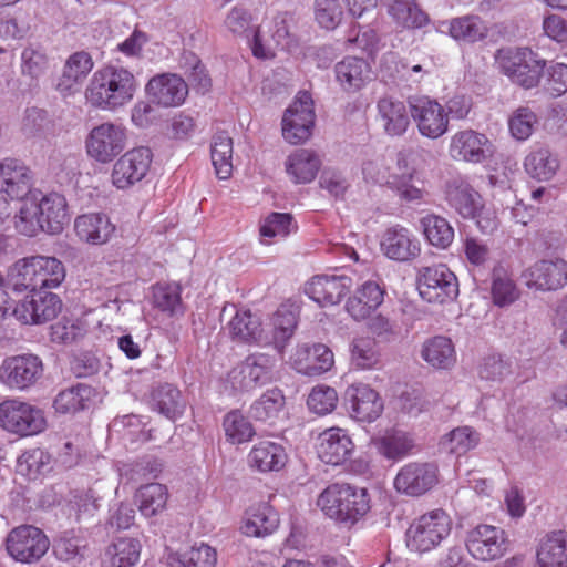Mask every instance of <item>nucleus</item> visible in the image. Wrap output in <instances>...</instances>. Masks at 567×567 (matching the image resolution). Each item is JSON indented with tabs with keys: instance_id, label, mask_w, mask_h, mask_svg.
<instances>
[{
	"instance_id": "nucleus-1",
	"label": "nucleus",
	"mask_w": 567,
	"mask_h": 567,
	"mask_svg": "<svg viewBox=\"0 0 567 567\" xmlns=\"http://www.w3.org/2000/svg\"><path fill=\"white\" fill-rule=\"evenodd\" d=\"M138 82L126 68L104 65L91 76L85 89V100L92 107L115 112L134 99Z\"/></svg>"
},
{
	"instance_id": "nucleus-2",
	"label": "nucleus",
	"mask_w": 567,
	"mask_h": 567,
	"mask_svg": "<svg viewBox=\"0 0 567 567\" xmlns=\"http://www.w3.org/2000/svg\"><path fill=\"white\" fill-rule=\"evenodd\" d=\"M32 193L22 202L16 220V228L23 235L32 237L40 230L59 234L69 221L68 204L63 195L49 193L39 197Z\"/></svg>"
},
{
	"instance_id": "nucleus-3",
	"label": "nucleus",
	"mask_w": 567,
	"mask_h": 567,
	"mask_svg": "<svg viewBox=\"0 0 567 567\" xmlns=\"http://www.w3.org/2000/svg\"><path fill=\"white\" fill-rule=\"evenodd\" d=\"M317 505L331 519L352 526L371 509V498L364 487L334 483L321 492Z\"/></svg>"
},
{
	"instance_id": "nucleus-4",
	"label": "nucleus",
	"mask_w": 567,
	"mask_h": 567,
	"mask_svg": "<svg viewBox=\"0 0 567 567\" xmlns=\"http://www.w3.org/2000/svg\"><path fill=\"white\" fill-rule=\"evenodd\" d=\"M65 267L51 256H31L18 260L11 270V281L17 291L37 292L58 288L65 279Z\"/></svg>"
},
{
	"instance_id": "nucleus-5",
	"label": "nucleus",
	"mask_w": 567,
	"mask_h": 567,
	"mask_svg": "<svg viewBox=\"0 0 567 567\" xmlns=\"http://www.w3.org/2000/svg\"><path fill=\"white\" fill-rule=\"evenodd\" d=\"M300 45L298 20L292 13L280 12L255 32L252 53L258 59H272L277 48L295 52Z\"/></svg>"
},
{
	"instance_id": "nucleus-6",
	"label": "nucleus",
	"mask_w": 567,
	"mask_h": 567,
	"mask_svg": "<svg viewBox=\"0 0 567 567\" xmlns=\"http://www.w3.org/2000/svg\"><path fill=\"white\" fill-rule=\"evenodd\" d=\"M452 530L451 517L443 509L430 511L410 524L406 530V546L416 553L435 549Z\"/></svg>"
},
{
	"instance_id": "nucleus-7",
	"label": "nucleus",
	"mask_w": 567,
	"mask_h": 567,
	"mask_svg": "<svg viewBox=\"0 0 567 567\" xmlns=\"http://www.w3.org/2000/svg\"><path fill=\"white\" fill-rule=\"evenodd\" d=\"M277 359L268 353L255 352L247 355L231 370L230 382L234 389L252 391L277 379Z\"/></svg>"
},
{
	"instance_id": "nucleus-8",
	"label": "nucleus",
	"mask_w": 567,
	"mask_h": 567,
	"mask_svg": "<svg viewBox=\"0 0 567 567\" xmlns=\"http://www.w3.org/2000/svg\"><path fill=\"white\" fill-rule=\"evenodd\" d=\"M126 142L127 130L122 123L104 122L89 132L85 148L92 159L107 164L124 151Z\"/></svg>"
},
{
	"instance_id": "nucleus-9",
	"label": "nucleus",
	"mask_w": 567,
	"mask_h": 567,
	"mask_svg": "<svg viewBox=\"0 0 567 567\" xmlns=\"http://www.w3.org/2000/svg\"><path fill=\"white\" fill-rule=\"evenodd\" d=\"M0 426L21 436H31L44 430L45 419L39 408L10 399L0 403Z\"/></svg>"
},
{
	"instance_id": "nucleus-10",
	"label": "nucleus",
	"mask_w": 567,
	"mask_h": 567,
	"mask_svg": "<svg viewBox=\"0 0 567 567\" xmlns=\"http://www.w3.org/2000/svg\"><path fill=\"white\" fill-rule=\"evenodd\" d=\"M465 546L475 560L494 561L509 550L511 542L501 527L481 524L467 532Z\"/></svg>"
},
{
	"instance_id": "nucleus-11",
	"label": "nucleus",
	"mask_w": 567,
	"mask_h": 567,
	"mask_svg": "<svg viewBox=\"0 0 567 567\" xmlns=\"http://www.w3.org/2000/svg\"><path fill=\"white\" fill-rule=\"evenodd\" d=\"M410 154L399 152L395 159V171L389 189L404 203L420 205L425 202L427 190L424 181L413 165Z\"/></svg>"
},
{
	"instance_id": "nucleus-12",
	"label": "nucleus",
	"mask_w": 567,
	"mask_h": 567,
	"mask_svg": "<svg viewBox=\"0 0 567 567\" xmlns=\"http://www.w3.org/2000/svg\"><path fill=\"white\" fill-rule=\"evenodd\" d=\"M42 373L43 364L38 355H11L0 364V383L10 390L24 391L34 385Z\"/></svg>"
},
{
	"instance_id": "nucleus-13",
	"label": "nucleus",
	"mask_w": 567,
	"mask_h": 567,
	"mask_svg": "<svg viewBox=\"0 0 567 567\" xmlns=\"http://www.w3.org/2000/svg\"><path fill=\"white\" fill-rule=\"evenodd\" d=\"M408 103L420 135L436 140L449 131L450 120L444 106L436 100L429 96H412Z\"/></svg>"
},
{
	"instance_id": "nucleus-14",
	"label": "nucleus",
	"mask_w": 567,
	"mask_h": 567,
	"mask_svg": "<svg viewBox=\"0 0 567 567\" xmlns=\"http://www.w3.org/2000/svg\"><path fill=\"white\" fill-rule=\"evenodd\" d=\"M315 110L311 95L299 92L282 116V136L290 144L306 142L312 133Z\"/></svg>"
},
{
	"instance_id": "nucleus-15",
	"label": "nucleus",
	"mask_w": 567,
	"mask_h": 567,
	"mask_svg": "<svg viewBox=\"0 0 567 567\" xmlns=\"http://www.w3.org/2000/svg\"><path fill=\"white\" fill-rule=\"evenodd\" d=\"M417 289L422 299L427 302L444 303L457 297L458 282L445 265H435L421 270Z\"/></svg>"
},
{
	"instance_id": "nucleus-16",
	"label": "nucleus",
	"mask_w": 567,
	"mask_h": 567,
	"mask_svg": "<svg viewBox=\"0 0 567 567\" xmlns=\"http://www.w3.org/2000/svg\"><path fill=\"white\" fill-rule=\"evenodd\" d=\"M153 153L148 147H135L124 153L113 165L111 181L117 189H128L150 171Z\"/></svg>"
},
{
	"instance_id": "nucleus-17",
	"label": "nucleus",
	"mask_w": 567,
	"mask_h": 567,
	"mask_svg": "<svg viewBox=\"0 0 567 567\" xmlns=\"http://www.w3.org/2000/svg\"><path fill=\"white\" fill-rule=\"evenodd\" d=\"M50 543L43 532L31 525H22L7 537L9 555L20 563L38 561L49 549Z\"/></svg>"
},
{
	"instance_id": "nucleus-18",
	"label": "nucleus",
	"mask_w": 567,
	"mask_h": 567,
	"mask_svg": "<svg viewBox=\"0 0 567 567\" xmlns=\"http://www.w3.org/2000/svg\"><path fill=\"white\" fill-rule=\"evenodd\" d=\"M437 482L439 468L435 464L410 462L399 470L393 484L398 493L417 497L432 489Z\"/></svg>"
},
{
	"instance_id": "nucleus-19",
	"label": "nucleus",
	"mask_w": 567,
	"mask_h": 567,
	"mask_svg": "<svg viewBox=\"0 0 567 567\" xmlns=\"http://www.w3.org/2000/svg\"><path fill=\"white\" fill-rule=\"evenodd\" d=\"M522 278L529 289H560L567 285V261L560 258L536 261L523 272Z\"/></svg>"
},
{
	"instance_id": "nucleus-20",
	"label": "nucleus",
	"mask_w": 567,
	"mask_h": 567,
	"mask_svg": "<svg viewBox=\"0 0 567 567\" xmlns=\"http://www.w3.org/2000/svg\"><path fill=\"white\" fill-rule=\"evenodd\" d=\"M492 153L487 136L473 130L458 131L450 140L449 154L455 161L478 164L491 157Z\"/></svg>"
},
{
	"instance_id": "nucleus-21",
	"label": "nucleus",
	"mask_w": 567,
	"mask_h": 567,
	"mask_svg": "<svg viewBox=\"0 0 567 567\" xmlns=\"http://www.w3.org/2000/svg\"><path fill=\"white\" fill-rule=\"evenodd\" d=\"M383 255L394 261L405 262L421 254V243L413 231L402 225L388 227L380 241Z\"/></svg>"
},
{
	"instance_id": "nucleus-22",
	"label": "nucleus",
	"mask_w": 567,
	"mask_h": 567,
	"mask_svg": "<svg viewBox=\"0 0 567 567\" xmlns=\"http://www.w3.org/2000/svg\"><path fill=\"white\" fill-rule=\"evenodd\" d=\"M346 402L351 417L371 423L383 411V401L379 393L365 383H353L346 390Z\"/></svg>"
},
{
	"instance_id": "nucleus-23",
	"label": "nucleus",
	"mask_w": 567,
	"mask_h": 567,
	"mask_svg": "<svg viewBox=\"0 0 567 567\" xmlns=\"http://www.w3.org/2000/svg\"><path fill=\"white\" fill-rule=\"evenodd\" d=\"M316 450L323 463L338 466L351 458L354 443L347 430L330 427L319 434Z\"/></svg>"
},
{
	"instance_id": "nucleus-24",
	"label": "nucleus",
	"mask_w": 567,
	"mask_h": 567,
	"mask_svg": "<svg viewBox=\"0 0 567 567\" xmlns=\"http://www.w3.org/2000/svg\"><path fill=\"white\" fill-rule=\"evenodd\" d=\"M145 92L153 103L163 107H176L184 103L188 85L179 75L163 73L147 82Z\"/></svg>"
},
{
	"instance_id": "nucleus-25",
	"label": "nucleus",
	"mask_w": 567,
	"mask_h": 567,
	"mask_svg": "<svg viewBox=\"0 0 567 567\" xmlns=\"http://www.w3.org/2000/svg\"><path fill=\"white\" fill-rule=\"evenodd\" d=\"M31 171L19 159L0 161V190L11 200H22L32 192Z\"/></svg>"
},
{
	"instance_id": "nucleus-26",
	"label": "nucleus",
	"mask_w": 567,
	"mask_h": 567,
	"mask_svg": "<svg viewBox=\"0 0 567 567\" xmlns=\"http://www.w3.org/2000/svg\"><path fill=\"white\" fill-rule=\"evenodd\" d=\"M351 285L348 276L319 275L307 282L305 293L321 307L334 306L349 292Z\"/></svg>"
},
{
	"instance_id": "nucleus-27",
	"label": "nucleus",
	"mask_w": 567,
	"mask_h": 567,
	"mask_svg": "<svg viewBox=\"0 0 567 567\" xmlns=\"http://www.w3.org/2000/svg\"><path fill=\"white\" fill-rule=\"evenodd\" d=\"M61 310V300L52 292L37 296L33 292L30 300L12 305L10 312L22 323L40 324L54 319Z\"/></svg>"
},
{
	"instance_id": "nucleus-28",
	"label": "nucleus",
	"mask_w": 567,
	"mask_h": 567,
	"mask_svg": "<svg viewBox=\"0 0 567 567\" xmlns=\"http://www.w3.org/2000/svg\"><path fill=\"white\" fill-rule=\"evenodd\" d=\"M94 66L92 56L85 51L72 53L64 62L56 80L55 89L63 96H72L81 91Z\"/></svg>"
},
{
	"instance_id": "nucleus-29",
	"label": "nucleus",
	"mask_w": 567,
	"mask_h": 567,
	"mask_svg": "<svg viewBox=\"0 0 567 567\" xmlns=\"http://www.w3.org/2000/svg\"><path fill=\"white\" fill-rule=\"evenodd\" d=\"M293 369L305 375H319L333 365V353L324 344H299L290 357Z\"/></svg>"
},
{
	"instance_id": "nucleus-30",
	"label": "nucleus",
	"mask_w": 567,
	"mask_h": 567,
	"mask_svg": "<svg viewBox=\"0 0 567 567\" xmlns=\"http://www.w3.org/2000/svg\"><path fill=\"white\" fill-rule=\"evenodd\" d=\"M377 121L388 136L399 137L406 133L411 124V113L410 106L403 101L382 97L377 103Z\"/></svg>"
},
{
	"instance_id": "nucleus-31",
	"label": "nucleus",
	"mask_w": 567,
	"mask_h": 567,
	"mask_svg": "<svg viewBox=\"0 0 567 567\" xmlns=\"http://www.w3.org/2000/svg\"><path fill=\"white\" fill-rule=\"evenodd\" d=\"M447 204L463 218H474L482 208V196L465 179L453 178L446 185Z\"/></svg>"
},
{
	"instance_id": "nucleus-32",
	"label": "nucleus",
	"mask_w": 567,
	"mask_h": 567,
	"mask_svg": "<svg viewBox=\"0 0 567 567\" xmlns=\"http://www.w3.org/2000/svg\"><path fill=\"white\" fill-rule=\"evenodd\" d=\"M336 81L344 92L354 93L372 79L370 64L362 58L347 56L334 65Z\"/></svg>"
},
{
	"instance_id": "nucleus-33",
	"label": "nucleus",
	"mask_w": 567,
	"mask_h": 567,
	"mask_svg": "<svg viewBox=\"0 0 567 567\" xmlns=\"http://www.w3.org/2000/svg\"><path fill=\"white\" fill-rule=\"evenodd\" d=\"M76 236L91 245H103L107 243L115 231V226L107 215L102 213H90L76 217L74 221Z\"/></svg>"
},
{
	"instance_id": "nucleus-34",
	"label": "nucleus",
	"mask_w": 567,
	"mask_h": 567,
	"mask_svg": "<svg viewBox=\"0 0 567 567\" xmlns=\"http://www.w3.org/2000/svg\"><path fill=\"white\" fill-rule=\"evenodd\" d=\"M227 330L231 339L238 342L268 346L260 318L250 310H237L227 323Z\"/></svg>"
},
{
	"instance_id": "nucleus-35",
	"label": "nucleus",
	"mask_w": 567,
	"mask_h": 567,
	"mask_svg": "<svg viewBox=\"0 0 567 567\" xmlns=\"http://www.w3.org/2000/svg\"><path fill=\"white\" fill-rule=\"evenodd\" d=\"M384 293L378 281L368 280L349 298L347 311L353 319L363 320L383 302Z\"/></svg>"
},
{
	"instance_id": "nucleus-36",
	"label": "nucleus",
	"mask_w": 567,
	"mask_h": 567,
	"mask_svg": "<svg viewBox=\"0 0 567 567\" xmlns=\"http://www.w3.org/2000/svg\"><path fill=\"white\" fill-rule=\"evenodd\" d=\"M320 166L319 156L307 148L296 150L285 162L286 173L295 184L311 183L316 178Z\"/></svg>"
},
{
	"instance_id": "nucleus-37",
	"label": "nucleus",
	"mask_w": 567,
	"mask_h": 567,
	"mask_svg": "<svg viewBox=\"0 0 567 567\" xmlns=\"http://www.w3.org/2000/svg\"><path fill=\"white\" fill-rule=\"evenodd\" d=\"M537 567H567V534L551 532L543 537L536 549Z\"/></svg>"
},
{
	"instance_id": "nucleus-38",
	"label": "nucleus",
	"mask_w": 567,
	"mask_h": 567,
	"mask_svg": "<svg viewBox=\"0 0 567 567\" xmlns=\"http://www.w3.org/2000/svg\"><path fill=\"white\" fill-rule=\"evenodd\" d=\"M278 524L277 512L270 505L260 503L247 509L241 532L249 537H265L274 533Z\"/></svg>"
},
{
	"instance_id": "nucleus-39",
	"label": "nucleus",
	"mask_w": 567,
	"mask_h": 567,
	"mask_svg": "<svg viewBox=\"0 0 567 567\" xmlns=\"http://www.w3.org/2000/svg\"><path fill=\"white\" fill-rule=\"evenodd\" d=\"M251 468L266 473L281 470L287 461V454L282 445L261 441L255 444L247 457Z\"/></svg>"
},
{
	"instance_id": "nucleus-40",
	"label": "nucleus",
	"mask_w": 567,
	"mask_h": 567,
	"mask_svg": "<svg viewBox=\"0 0 567 567\" xmlns=\"http://www.w3.org/2000/svg\"><path fill=\"white\" fill-rule=\"evenodd\" d=\"M421 358L432 368L450 370L456 363V351L452 340L444 336L427 339L421 348Z\"/></svg>"
},
{
	"instance_id": "nucleus-41",
	"label": "nucleus",
	"mask_w": 567,
	"mask_h": 567,
	"mask_svg": "<svg viewBox=\"0 0 567 567\" xmlns=\"http://www.w3.org/2000/svg\"><path fill=\"white\" fill-rule=\"evenodd\" d=\"M269 326L270 330L265 329L268 346H274L279 353H282L295 333L297 317L292 310L281 307L271 317Z\"/></svg>"
},
{
	"instance_id": "nucleus-42",
	"label": "nucleus",
	"mask_w": 567,
	"mask_h": 567,
	"mask_svg": "<svg viewBox=\"0 0 567 567\" xmlns=\"http://www.w3.org/2000/svg\"><path fill=\"white\" fill-rule=\"evenodd\" d=\"M166 561L171 567H216L217 551L209 545L199 543L183 553L168 551Z\"/></svg>"
},
{
	"instance_id": "nucleus-43",
	"label": "nucleus",
	"mask_w": 567,
	"mask_h": 567,
	"mask_svg": "<svg viewBox=\"0 0 567 567\" xmlns=\"http://www.w3.org/2000/svg\"><path fill=\"white\" fill-rule=\"evenodd\" d=\"M377 451L388 460H400L406 456L414 447V440L410 433L399 430H388L383 435L372 440Z\"/></svg>"
},
{
	"instance_id": "nucleus-44",
	"label": "nucleus",
	"mask_w": 567,
	"mask_h": 567,
	"mask_svg": "<svg viewBox=\"0 0 567 567\" xmlns=\"http://www.w3.org/2000/svg\"><path fill=\"white\" fill-rule=\"evenodd\" d=\"M168 497L169 493L165 485L148 483L137 489L135 501L141 515L151 518L166 509Z\"/></svg>"
},
{
	"instance_id": "nucleus-45",
	"label": "nucleus",
	"mask_w": 567,
	"mask_h": 567,
	"mask_svg": "<svg viewBox=\"0 0 567 567\" xmlns=\"http://www.w3.org/2000/svg\"><path fill=\"white\" fill-rule=\"evenodd\" d=\"M152 408L171 421L181 417L186 408V401L181 391L168 383L158 385L152 392Z\"/></svg>"
},
{
	"instance_id": "nucleus-46",
	"label": "nucleus",
	"mask_w": 567,
	"mask_h": 567,
	"mask_svg": "<svg viewBox=\"0 0 567 567\" xmlns=\"http://www.w3.org/2000/svg\"><path fill=\"white\" fill-rule=\"evenodd\" d=\"M141 543L136 538L121 537L107 546L104 563L107 567H133L140 560Z\"/></svg>"
},
{
	"instance_id": "nucleus-47",
	"label": "nucleus",
	"mask_w": 567,
	"mask_h": 567,
	"mask_svg": "<svg viewBox=\"0 0 567 567\" xmlns=\"http://www.w3.org/2000/svg\"><path fill=\"white\" fill-rule=\"evenodd\" d=\"M447 33L456 41L475 43L486 38L487 27L478 16H463L444 22Z\"/></svg>"
},
{
	"instance_id": "nucleus-48",
	"label": "nucleus",
	"mask_w": 567,
	"mask_h": 567,
	"mask_svg": "<svg viewBox=\"0 0 567 567\" xmlns=\"http://www.w3.org/2000/svg\"><path fill=\"white\" fill-rule=\"evenodd\" d=\"M420 226L426 241L437 249L449 248L454 240V228L442 216L427 214L420 219Z\"/></svg>"
},
{
	"instance_id": "nucleus-49",
	"label": "nucleus",
	"mask_w": 567,
	"mask_h": 567,
	"mask_svg": "<svg viewBox=\"0 0 567 567\" xmlns=\"http://www.w3.org/2000/svg\"><path fill=\"white\" fill-rule=\"evenodd\" d=\"M491 297L493 303L499 308L513 305L520 297V291L503 267H495L492 274Z\"/></svg>"
},
{
	"instance_id": "nucleus-50",
	"label": "nucleus",
	"mask_w": 567,
	"mask_h": 567,
	"mask_svg": "<svg viewBox=\"0 0 567 567\" xmlns=\"http://www.w3.org/2000/svg\"><path fill=\"white\" fill-rule=\"evenodd\" d=\"M533 62V50L529 48H502L495 53V65L504 75L516 84L523 63Z\"/></svg>"
},
{
	"instance_id": "nucleus-51",
	"label": "nucleus",
	"mask_w": 567,
	"mask_h": 567,
	"mask_svg": "<svg viewBox=\"0 0 567 567\" xmlns=\"http://www.w3.org/2000/svg\"><path fill=\"white\" fill-rule=\"evenodd\" d=\"M351 364L357 370H372L380 363V350L374 338L355 337L350 346Z\"/></svg>"
},
{
	"instance_id": "nucleus-52",
	"label": "nucleus",
	"mask_w": 567,
	"mask_h": 567,
	"mask_svg": "<svg viewBox=\"0 0 567 567\" xmlns=\"http://www.w3.org/2000/svg\"><path fill=\"white\" fill-rule=\"evenodd\" d=\"M526 172L535 179L549 181L559 168L558 157L548 148L540 147L532 151L525 158Z\"/></svg>"
},
{
	"instance_id": "nucleus-53",
	"label": "nucleus",
	"mask_w": 567,
	"mask_h": 567,
	"mask_svg": "<svg viewBox=\"0 0 567 567\" xmlns=\"http://www.w3.org/2000/svg\"><path fill=\"white\" fill-rule=\"evenodd\" d=\"M388 12L398 27L422 28L427 22V16L415 0H392Z\"/></svg>"
},
{
	"instance_id": "nucleus-54",
	"label": "nucleus",
	"mask_w": 567,
	"mask_h": 567,
	"mask_svg": "<svg viewBox=\"0 0 567 567\" xmlns=\"http://www.w3.org/2000/svg\"><path fill=\"white\" fill-rule=\"evenodd\" d=\"M50 68V60L47 52L34 45L25 47L20 56V71L22 76L29 79L30 83H37L47 74Z\"/></svg>"
},
{
	"instance_id": "nucleus-55",
	"label": "nucleus",
	"mask_w": 567,
	"mask_h": 567,
	"mask_svg": "<svg viewBox=\"0 0 567 567\" xmlns=\"http://www.w3.org/2000/svg\"><path fill=\"white\" fill-rule=\"evenodd\" d=\"M210 155L217 176L227 179L233 172V140L227 133L214 135Z\"/></svg>"
},
{
	"instance_id": "nucleus-56",
	"label": "nucleus",
	"mask_w": 567,
	"mask_h": 567,
	"mask_svg": "<svg viewBox=\"0 0 567 567\" xmlns=\"http://www.w3.org/2000/svg\"><path fill=\"white\" fill-rule=\"evenodd\" d=\"M296 229L297 225L290 214L271 213L264 219L260 226L261 243L269 245L275 239H284L296 231Z\"/></svg>"
},
{
	"instance_id": "nucleus-57",
	"label": "nucleus",
	"mask_w": 567,
	"mask_h": 567,
	"mask_svg": "<svg viewBox=\"0 0 567 567\" xmlns=\"http://www.w3.org/2000/svg\"><path fill=\"white\" fill-rule=\"evenodd\" d=\"M480 442V435L470 426H460L444 435L440 442L446 453L463 455L474 449Z\"/></svg>"
},
{
	"instance_id": "nucleus-58",
	"label": "nucleus",
	"mask_w": 567,
	"mask_h": 567,
	"mask_svg": "<svg viewBox=\"0 0 567 567\" xmlns=\"http://www.w3.org/2000/svg\"><path fill=\"white\" fill-rule=\"evenodd\" d=\"M153 305L169 317L184 312L181 288L173 284H157L153 288Z\"/></svg>"
},
{
	"instance_id": "nucleus-59",
	"label": "nucleus",
	"mask_w": 567,
	"mask_h": 567,
	"mask_svg": "<svg viewBox=\"0 0 567 567\" xmlns=\"http://www.w3.org/2000/svg\"><path fill=\"white\" fill-rule=\"evenodd\" d=\"M93 390L85 384H78L61 391L55 400L54 408L58 412L70 413L87 408Z\"/></svg>"
},
{
	"instance_id": "nucleus-60",
	"label": "nucleus",
	"mask_w": 567,
	"mask_h": 567,
	"mask_svg": "<svg viewBox=\"0 0 567 567\" xmlns=\"http://www.w3.org/2000/svg\"><path fill=\"white\" fill-rule=\"evenodd\" d=\"M285 405L281 390L274 388L266 391L250 408V415L258 421H274Z\"/></svg>"
},
{
	"instance_id": "nucleus-61",
	"label": "nucleus",
	"mask_w": 567,
	"mask_h": 567,
	"mask_svg": "<svg viewBox=\"0 0 567 567\" xmlns=\"http://www.w3.org/2000/svg\"><path fill=\"white\" fill-rule=\"evenodd\" d=\"M50 456L41 449L23 452L17 460V473L30 480L37 478L49 468Z\"/></svg>"
},
{
	"instance_id": "nucleus-62",
	"label": "nucleus",
	"mask_w": 567,
	"mask_h": 567,
	"mask_svg": "<svg viewBox=\"0 0 567 567\" xmlns=\"http://www.w3.org/2000/svg\"><path fill=\"white\" fill-rule=\"evenodd\" d=\"M224 430L233 444L247 442L255 434L251 423L239 411L227 413L224 419Z\"/></svg>"
},
{
	"instance_id": "nucleus-63",
	"label": "nucleus",
	"mask_w": 567,
	"mask_h": 567,
	"mask_svg": "<svg viewBox=\"0 0 567 567\" xmlns=\"http://www.w3.org/2000/svg\"><path fill=\"white\" fill-rule=\"evenodd\" d=\"M338 400V393L333 388L320 384L311 390L307 404L316 414L327 415L337 408Z\"/></svg>"
},
{
	"instance_id": "nucleus-64",
	"label": "nucleus",
	"mask_w": 567,
	"mask_h": 567,
	"mask_svg": "<svg viewBox=\"0 0 567 567\" xmlns=\"http://www.w3.org/2000/svg\"><path fill=\"white\" fill-rule=\"evenodd\" d=\"M313 10L315 20L326 30H334L343 18L339 0H316Z\"/></svg>"
}]
</instances>
